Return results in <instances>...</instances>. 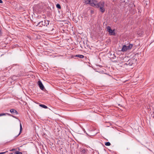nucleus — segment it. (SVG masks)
<instances>
[{"label": "nucleus", "instance_id": "f257e3e1", "mask_svg": "<svg viewBox=\"0 0 154 154\" xmlns=\"http://www.w3.org/2000/svg\"><path fill=\"white\" fill-rule=\"evenodd\" d=\"M50 21L45 20L44 21H41L38 22L36 25V26H38L39 27H42V26H46L48 28V29L52 31L54 29L53 28V24L51 23L50 24V26L51 27L49 26V25Z\"/></svg>", "mask_w": 154, "mask_h": 154}, {"label": "nucleus", "instance_id": "39448f33", "mask_svg": "<svg viewBox=\"0 0 154 154\" xmlns=\"http://www.w3.org/2000/svg\"><path fill=\"white\" fill-rule=\"evenodd\" d=\"M136 60L137 59L135 60L134 59H133L129 60L125 64L129 65L130 66H131L134 63V62L136 61Z\"/></svg>", "mask_w": 154, "mask_h": 154}, {"label": "nucleus", "instance_id": "423d86ee", "mask_svg": "<svg viewBox=\"0 0 154 154\" xmlns=\"http://www.w3.org/2000/svg\"><path fill=\"white\" fill-rule=\"evenodd\" d=\"M106 31L108 32L110 35H114L115 32H114V30L112 29L110 26H107L106 28Z\"/></svg>", "mask_w": 154, "mask_h": 154}, {"label": "nucleus", "instance_id": "9b49d317", "mask_svg": "<svg viewBox=\"0 0 154 154\" xmlns=\"http://www.w3.org/2000/svg\"><path fill=\"white\" fill-rule=\"evenodd\" d=\"M6 114H7L8 115H9V116H11V114H8V113H7V114H6V113H1V114H0V116H5ZM12 116V117H14V118L15 117H14V116Z\"/></svg>", "mask_w": 154, "mask_h": 154}, {"label": "nucleus", "instance_id": "ddd939ff", "mask_svg": "<svg viewBox=\"0 0 154 154\" xmlns=\"http://www.w3.org/2000/svg\"><path fill=\"white\" fill-rule=\"evenodd\" d=\"M105 145L106 146H109L111 145V143L109 142H106L105 143Z\"/></svg>", "mask_w": 154, "mask_h": 154}, {"label": "nucleus", "instance_id": "f8f14e48", "mask_svg": "<svg viewBox=\"0 0 154 154\" xmlns=\"http://www.w3.org/2000/svg\"><path fill=\"white\" fill-rule=\"evenodd\" d=\"M39 106L41 107H42L44 108H45V109H47L48 108V107L47 106H46L44 105H43V104H40L39 105Z\"/></svg>", "mask_w": 154, "mask_h": 154}, {"label": "nucleus", "instance_id": "6ab92c4d", "mask_svg": "<svg viewBox=\"0 0 154 154\" xmlns=\"http://www.w3.org/2000/svg\"><path fill=\"white\" fill-rule=\"evenodd\" d=\"M3 2L2 1V0H0V3H2Z\"/></svg>", "mask_w": 154, "mask_h": 154}, {"label": "nucleus", "instance_id": "2eb2a0df", "mask_svg": "<svg viewBox=\"0 0 154 154\" xmlns=\"http://www.w3.org/2000/svg\"><path fill=\"white\" fill-rule=\"evenodd\" d=\"M15 154H23L21 152L19 151H16L14 153Z\"/></svg>", "mask_w": 154, "mask_h": 154}, {"label": "nucleus", "instance_id": "f03ea898", "mask_svg": "<svg viewBox=\"0 0 154 154\" xmlns=\"http://www.w3.org/2000/svg\"><path fill=\"white\" fill-rule=\"evenodd\" d=\"M104 2L103 1H101L99 2H97H97L95 6V8H99L100 11L102 13H104L105 11V9L104 8Z\"/></svg>", "mask_w": 154, "mask_h": 154}, {"label": "nucleus", "instance_id": "dca6fc26", "mask_svg": "<svg viewBox=\"0 0 154 154\" xmlns=\"http://www.w3.org/2000/svg\"><path fill=\"white\" fill-rule=\"evenodd\" d=\"M56 7L59 9H60L61 8V6L60 5L58 4H57L56 5Z\"/></svg>", "mask_w": 154, "mask_h": 154}, {"label": "nucleus", "instance_id": "4468645a", "mask_svg": "<svg viewBox=\"0 0 154 154\" xmlns=\"http://www.w3.org/2000/svg\"><path fill=\"white\" fill-rule=\"evenodd\" d=\"M122 2L127 3L128 2V0H122Z\"/></svg>", "mask_w": 154, "mask_h": 154}, {"label": "nucleus", "instance_id": "0eeeda50", "mask_svg": "<svg viewBox=\"0 0 154 154\" xmlns=\"http://www.w3.org/2000/svg\"><path fill=\"white\" fill-rule=\"evenodd\" d=\"M38 85L41 89L43 90L44 89V86L41 81H38Z\"/></svg>", "mask_w": 154, "mask_h": 154}, {"label": "nucleus", "instance_id": "f3484780", "mask_svg": "<svg viewBox=\"0 0 154 154\" xmlns=\"http://www.w3.org/2000/svg\"><path fill=\"white\" fill-rule=\"evenodd\" d=\"M152 116L153 118H154V112H153L152 113Z\"/></svg>", "mask_w": 154, "mask_h": 154}, {"label": "nucleus", "instance_id": "aec40b11", "mask_svg": "<svg viewBox=\"0 0 154 154\" xmlns=\"http://www.w3.org/2000/svg\"><path fill=\"white\" fill-rule=\"evenodd\" d=\"M82 152H85V150H82Z\"/></svg>", "mask_w": 154, "mask_h": 154}, {"label": "nucleus", "instance_id": "6e6552de", "mask_svg": "<svg viewBox=\"0 0 154 154\" xmlns=\"http://www.w3.org/2000/svg\"><path fill=\"white\" fill-rule=\"evenodd\" d=\"M10 112L13 114H17L18 112L16 110L13 109H11L10 110Z\"/></svg>", "mask_w": 154, "mask_h": 154}, {"label": "nucleus", "instance_id": "4be33fe9", "mask_svg": "<svg viewBox=\"0 0 154 154\" xmlns=\"http://www.w3.org/2000/svg\"><path fill=\"white\" fill-rule=\"evenodd\" d=\"M1 33H2V32H1V31L0 30V35L1 34H2Z\"/></svg>", "mask_w": 154, "mask_h": 154}, {"label": "nucleus", "instance_id": "a211bd4d", "mask_svg": "<svg viewBox=\"0 0 154 154\" xmlns=\"http://www.w3.org/2000/svg\"><path fill=\"white\" fill-rule=\"evenodd\" d=\"M5 153V152H0V154H4Z\"/></svg>", "mask_w": 154, "mask_h": 154}, {"label": "nucleus", "instance_id": "412c9836", "mask_svg": "<svg viewBox=\"0 0 154 154\" xmlns=\"http://www.w3.org/2000/svg\"><path fill=\"white\" fill-rule=\"evenodd\" d=\"M14 150H15V149H12L11 150V151H12Z\"/></svg>", "mask_w": 154, "mask_h": 154}, {"label": "nucleus", "instance_id": "1a4fd4ad", "mask_svg": "<svg viewBox=\"0 0 154 154\" xmlns=\"http://www.w3.org/2000/svg\"><path fill=\"white\" fill-rule=\"evenodd\" d=\"M75 57H79L80 58H83L84 56L83 55L80 54H77L75 56Z\"/></svg>", "mask_w": 154, "mask_h": 154}, {"label": "nucleus", "instance_id": "7ed1b4c3", "mask_svg": "<svg viewBox=\"0 0 154 154\" xmlns=\"http://www.w3.org/2000/svg\"><path fill=\"white\" fill-rule=\"evenodd\" d=\"M133 45L132 44H129L128 45H124L122 48L121 51L122 52L126 51L128 50H130L131 49Z\"/></svg>", "mask_w": 154, "mask_h": 154}, {"label": "nucleus", "instance_id": "9d476101", "mask_svg": "<svg viewBox=\"0 0 154 154\" xmlns=\"http://www.w3.org/2000/svg\"><path fill=\"white\" fill-rule=\"evenodd\" d=\"M22 126L21 124V123H20V132L19 134L17 136V137L18 136H19L21 133L22 131Z\"/></svg>", "mask_w": 154, "mask_h": 154}, {"label": "nucleus", "instance_id": "20e7f679", "mask_svg": "<svg viewBox=\"0 0 154 154\" xmlns=\"http://www.w3.org/2000/svg\"><path fill=\"white\" fill-rule=\"evenodd\" d=\"M84 1L85 4H89L91 6L94 7L97 2V1L95 0H84Z\"/></svg>", "mask_w": 154, "mask_h": 154}]
</instances>
